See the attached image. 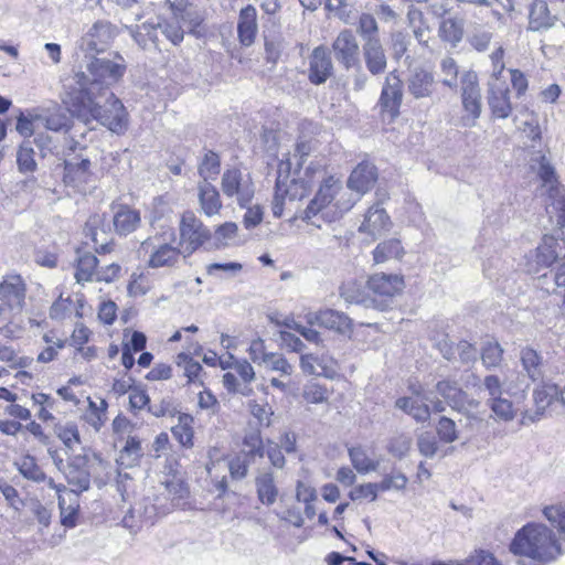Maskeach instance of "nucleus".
<instances>
[{"label":"nucleus","mask_w":565,"mask_h":565,"mask_svg":"<svg viewBox=\"0 0 565 565\" xmlns=\"http://www.w3.org/2000/svg\"><path fill=\"white\" fill-rule=\"evenodd\" d=\"M409 43V35L403 31H395L391 34L390 49L395 61H399L406 54Z\"/></svg>","instance_id":"obj_54"},{"label":"nucleus","mask_w":565,"mask_h":565,"mask_svg":"<svg viewBox=\"0 0 565 565\" xmlns=\"http://www.w3.org/2000/svg\"><path fill=\"white\" fill-rule=\"evenodd\" d=\"M221 161L217 153L214 151H206L201 163L199 164V174L203 179L202 182H209L210 179H215L220 173Z\"/></svg>","instance_id":"obj_48"},{"label":"nucleus","mask_w":565,"mask_h":565,"mask_svg":"<svg viewBox=\"0 0 565 565\" xmlns=\"http://www.w3.org/2000/svg\"><path fill=\"white\" fill-rule=\"evenodd\" d=\"M127 29L129 30L131 38L141 49H159L158 33L160 31V17Z\"/></svg>","instance_id":"obj_20"},{"label":"nucleus","mask_w":565,"mask_h":565,"mask_svg":"<svg viewBox=\"0 0 565 565\" xmlns=\"http://www.w3.org/2000/svg\"><path fill=\"white\" fill-rule=\"evenodd\" d=\"M543 515L556 530H565V505L551 504L543 509Z\"/></svg>","instance_id":"obj_57"},{"label":"nucleus","mask_w":565,"mask_h":565,"mask_svg":"<svg viewBox=\"0 0 565 565\" xmlns=\"http://www.w3.org/2000/svg\"><path fill=\"white\" fill-rule=\"evenodd\" d=\"M504 350L498 342L488 341L483 343L480 358L487 370H492L501 365Z\"/></svg>","instance_id":"obj_44"},{"label":"nucleus","mask_w":565,"mask_h":565,"mask_svg":"<svg viewBox=\"0 0 565 565\" xmlns=\"http://www.w3.org/2000/svg\"><path fill=\"white\" fill-rule=\"evenodd\" d=\"M437 434L444 443H454L457 436L456 424L452 419L443 416L437 424Z\"/></svg>","instance_id":"obj_63"},{"label":"nucleus","mask_w":565,"mask_h":565,"mask_svg":"<svg viewBox=\"0 0 565 565\" xmlns=\"http://www.w3.org/2000/svg\"><path fill=\"white\" fill-rule=\"evenodd\" d=\"M367 287L381 297L392 298L401 294L405 287L404 278L397 274L376 273L369 277Z\"/></svg>","instance_id":"obj_16"},{"label":"nucleus","mask_w":565,"mask_h":565,"mask_svg":"<svg viewBox=\"0 0 565 565\" xmlns=\"http://www.w3.org/2000/svg\"><path fill=\"white\" fill-rule=\"evenodd\" d=\"M58 508L61 512V523L65 527L76 526V520L78 514V497L70 495V504L66 505V498L58 495Z\"/></svg>","instance_id":"obj_47"},{"label":"nucleus","mask_w":565,"mask_h":565,"mask_svg":"<svg viewBox=\"0 0 565 565\" xmlns=\"http://www.w3.org/2000/svg\"><path fill=\"white\" fill-rule=\"evenodd\" d=\"M312 149H313V147H312L311 141L302 140V141H298L295 145V150H294L292 154L291 153H287L286 154V159L285 160L290 158L291 159V167L294 164L296 166V169L294 171L295 174H299L300 173L299 170L302 167L306 158L312 151Z\"/></svg>","instance_id":"obj_53"},{"label":"nucleus","mask_w":565,"mask_h":565,"mask_svg":"<svg viewBox=\"0 0 565 565\" xmlns=\"http://www.w3.org/2000/svg\"><path fill=\"white\" fill-rule=\"evenodd\" d=\"M178 15L181 24L186 26L189 32L193 34H196V29L204 20L203 14L193 7L184 8Z\"/></svg>","instance_id":"obj_56"},{"label":"nucleus","mask_w":565,"mask_h":565,"mask_svg":"<svg viewBox=\"0 0 565 565\" xmlns=\"http://www.w3.org/2000/svg\"><path fill=\"white\" fill-rule=\"evenodd\" d=\"M333 74V64L323 45L313 49L309 56L308 78L315 85H321Z\"/></svg>","instance_id":"obj_14"},{"label":"nucleus","mask_w":565,"mask_h":565,"mask_svg":"<svg viewBox=\"0 0 565 565\" xmlns=\"http://www.w3.org/2000/svg\"><path fill=\"white\" fill-rule=\"evenodd\" d=\"M403 99V84L395 72L390 73L386 78L380 96V106L391 118L399 114V107Z\"/></svg>","instance_id":"obj_13"},{"label":"nucleus","mask_w":565,"mask_h":565,"mask_svg":"<svg viewBox=\"0 0 565 565\" xmlns=\"http://www.w3.org/2000/svg\"><path fill=\"white\" fill-rule=\"evenodd\" d=\"M17 466L20 473L29 480L34 482L46 480L45 473L38 466L34 457L32 456H24L19 462H17Z\"/></svg>","instance_id":"obj_49"},{"label":"nucleus","mask_w":565,"mask_h":565,"mask_svg":"<svg viewBox=\"0 0 565 565\" xmlns=\"http://www.w3.org/2000/svg\"><path fill=\"white\" fill-rule=\"evenodd\" d=\"M417 447L420 455L427 458H433L439 448L436 437L427 431L418 436Z\"/></svg>","instance_id":"obj_62"},{"label":"nucleus","mask_w":565,"mask_h":565,"mask_svg":"<svg viewBox=\"0 0 565 565\" xmlns=\"http://www.w3.org/2000/svg\"><path fill=\"white\" fill-rule=\"evenodd\" d=\"M341 188L342 185L339 179L334 178L333 175L324 178L317 194L305 210L303 220L309 222L319 213L322 214L323 218H328V212H324V210L330 209L332 200L341 190Z\"/></svg>","instance_id":"obj_10"},{"label":"nucleus","mask_w":565,"mask_h":565,"mask_svg":"<svg viewBox=\"0 0 565 565\" xmlns=\"http://www.w3.org/2000/svg\"><path fill=\"white\" fill-rule=\"evenodd\" d=\"M390 227V216L383 207L376 204L369 209L359 231L364 232L375 238L387 232Z\"/></svg>","instance_id":"obj_24"},{"label":"nucleus","mask_w":565,"mask_h":565,"mask_svg":"<svg viewBox=\"0 0 565 565\" xmlns=\"http://www.w3.org/2000/svg\"><path fill=\"white\" fill-rule=\"evenodd\" d=\"M436 391L452 408L458 407L465 396V392L459 386L458 382L449 379L437 382Z\"/></svg>","instance_id":"obj_37"},{"label":"nucleus","mask_w":565,"mask_h":565,"mask_svg":"<svg viewBox=\"0 0 565 565\" xmlns=\"http://www.w3.org/2000/svg\"><path fill=\"white\" fill-rule=\"evenodd\" d=\"M126 72L122 56L89 58L85 71H78L64 84L63 102L85 121L95 119L110 131L121 134L127 128L126 109L111 87Z\"/></svg>","instance_id":"obj_1"},{"label":"nucleus","mask_w":565,"mask_h":565,"mask_svg":"<svg viewBox=\"0 0 565 565\" xmlns=\"http://www.w3.org/2000/svg\"><path fill=\"white\" fill-rule=\"evenodd\" d=\"M117 26L107 20H98L87 30L81 38L78 49L85 54L84 66L81 71H85L89 58H109L108 56H96L104 53L117 36Z\"/></svg>","instance_id":"obj_4"},{"label":"nucleus","mask_w":565,"mask_h":565,"mask_svg":"<svg viewBox=\"0 0 565 565\" xmlns=\"http://www.w3.org/2000/svg\"><path fill=\"white\" fill-rule=\"evenodd\" d=\"M221 189L227 198L236 196L237 203L244 207L254 196V185L248 175L233 168L224 171L221 180Z\"/></svg>","instance_id":"obj_9"},{"label":"nucleus","mask_w":565,"mask_h":565,"mask_svg":"<svg viewBox=\"0 0 565 565\" xmlns=\"http://www.w3.org/2000/svg\"><path fill=\"white\" fill-rule=\"evenodd\" d=\"M258 32L257 10L254 6L247 4L241 9L237 21L238 41L244 46H250Z\"/></svg>","instance_id":"obj_21"},{"label":"nucleus","mask_w":565,"mask_h":565,"mask_svg":"<svg viewBox=\"0 0 565 565\" xmlns=\"http://www.w3.org/2000/svg\"><path fill=\"white\" fill-rule=\"evenodd\" d=\"M156 238H147L142 242L141 247L146 248L151 246L152 252L148 260V267L161 268L173 267L179 263L181 250L179 247L172 246L170 243L154 244Z\"/></svg>","instance_id":"obj_15"},{"label":"nucleus","mask_w":565,"mask_h":565,"mask_svg":"<svg viewBox=\"0 0 565 565\" xmlns=\"http://www.w3.org/2000/svg\"><path fill=\"white\" fill-rule=\"evenodd\" d=\"M376 180V167L371 162L363 161L351 172L348 179V186L362 195L373 188Z\"/></svg>","instance_id":"obj_19"},{"label":"nucleus","mask_w":565,"mask_h":565,"mask_svg":"<svg viewBox=\"0 0 565 565\" xmlns=\"http://www.w3.org/2000/svg\"><path fill=\"white\" fill-rule=\"evenodd\" d=\"M438 35L441 41L450 43L456 47L463 38L462 23L456 19L443 20L438 28Z\"/></svg>","instance_id":"obj_39"},{"label":"nucleus","mask_w":565,"mask_h":565,"mask_svg":"<svg viewBox=\"0 0 565 565\" xmlns=\"http://www.w3.org/2000/svg\"><path fill=\"white\" fill-rule=\"evenodd\" d=\"M300 367L303 373L309 375L329 376L328 367L322 359H318L313 354H302L300 356Z\"/></svg>","instance_id":"obj_52"},{"label":"nucleus","mask_w":565,"mask_h":565,"mask_svg":"<svg viewBox=\"0 0 565 565\" xmlns=\"http://www.w3.org/2000/svg\"><path fill=\"white\" fill-rule=\"evenodd\" d=\"M110 224L105 213L92 214L84 226V233L95 244L98 254H106L111 250Z\"/></svg>","instance_id":"obj_11"},{"label":"nucleus","mask_w":565,"mask_h":565,"mask_svg":"<svg viewBox=\"0 0 565 565\" xmlns=\"http://www.w3.org/2000/svg\"><path fill=\"white\" fill-rule=\"evenodd\" d=\"M89 458L87 455H72L67 457L66 466L63 468V475L67 483L74 489L68 491V495L78 497L81 492L90 488Z\"/></svg>","instance_id":"obj_8"},{"label":"nucleus","mask_w":565,"mask_h":565,"mask_svg":"<svg viewBox=\"0 0 565 565\" xmlns=\"http://www.w3.org/2000/svg\"><path fill=\"white\" fill-rule=\"evenodd\" d=\"M555 17L551 14L547 3L544 0H535L530 8L529 29L541 31L554 24Z\"/></svg>","instance_id":"obj_30"},{"label":"nucleus","mask_w":565,"mask_h":565,"mask_svg":"<svg viewBox=\"0 0 565 565\" xmlns=\"http://www.w3.org/2000/svg\"><path fill=\"white\" fill-rule=\"evenodd\" d=\"M114 231L120 236H127L135 232L141 224V216L138 210L126 204L113 205Z\"/></svg>","instance_id":"obj_18"},{"label":"nucleus","mask_w":565,"mask_h":565,"mask_svg":"<svg viewBox=\"0 0 565 565\" xmlns=\"http://www.w3.org/2000/svg\"><path fill=\"white\" fill-rule=\"evenodd\" d=\"M55 433L70 451H73L74 446L81 443L79 431L75 423L68 422L64 425H56Z\"/></svg>","instance_id":"obj_51"},{"label":"nucleus","mask_w":565,"mask_h":565,"mask_svg":"<svg viewBox=\"0 0 565 565\" xmlns=\"http://www.w3.org/2000/svg\"><path fill=\"white\" fill-rule=\"evenodd\" d=\"M404 255V248L396 238L380 243L373 250V260L375 264L385 263L388 259H399Z\"/></svg>","instance_id":"obj_38"},{"label":"nucleus","mask_w":565,"mask_h":565,"mask_svg":"<svg viewBox=\"0 0 565 565\" xmlns=\"http://www.w3.org/2000/svg\"><path fill=\"white\" fill-rule=\"evenodd\" d=\"M461 103L467 113L461 118L462 126L473 127L482 109L478 76L473 71H467L461 76Z\"/></svg>","instance_id":"obj_6"},{"label":"nucleus","mask_w":565,"mask_h":565,"mask_svg":"<svg viewBox=\"0 0 565 565\" xmlns=\"http://www.w3.org/2000/svg\"><path fill=\"white\" fill-rule=\"evenodd\" d=\"M554 532H516L510 551L520 556L519 565H543L561 554Z\"/></svg>","instance_id":"obj_3"},{"label":"nucleus","mask_w":565,"mask_h":565,"mask_svg":"<svg viewBox=\"0 0 565 565\" xmlns=\"http://www.w3.org/2000/svg\"><path fill=\"white\" fill-rule=\"evenodd\" d=\"M75 278L77 282L93 281L98 268L97 257L89 252L77 250Z\"/></svg>","instance_id":"obj_32"},{"label":"nucleus","mask_w":565,"mask_h":565,"mask_svg":"<svg viewBox=\"0 0 565 565\" xmlns=\"http://www.w3.org/2000/svg\"><path fill=\"white\" fill-rule=\"evenodd\" d=\"M412 447V438L407 435L401 434L391 439L387 450L388 452L399 459L404 458Z\"/></svg>","instance_id":"obj_60"},{"label":"nucleus","mask_w":565,"mask_h":565,"mask_svg":"<svg viewBox=\"0 0 565 565\" xmlns=\"http://www.w3.org/2000/svg\"><path fill=\"white\" fill-rule=\"evenodd\" d=\"M321 327L334 331L339 334H351L353 332V321L344 312L334 309H322Z\"/></svg>","instance_id":"obj_27"},{"label":"nucleus","mask_w":565,"mask_h":565,"mask_svg":"<svg viewBox=\"0 0 565 565\" xmlns=\"http://www.w3.org/2000/svg\"><path fill=\"white\" fill-rule=\"evenodd\" d=\"M554 395H558V390L555 385L543 386L534 390L533 398L536 411L534 415L526 414L525 418H529L531 422L539 420L544 414L545 409L552 403Z\"/></svg>","instance_id":"obj_36"},{"label":"nucleus","mask_w":565,"mask_h":565,"mask_svg":"<svg viewBox=\"0 0 565 565\" xmlns=\"http://www.w3.org/2000/svg\"><path fill=\"white\" fill-rule=\"evenodd\" d=\"M440 73L443 85L455 89L458 86L459 67L455 58L446 56L440 61Z\"/></svg>","instance_id":"obj_50"},{"label":"nucleus","mask_w":565,"mask_h":565,"mask_svg":"<svg viewBox=\"0 0 565 565\" xmlns=\"http://www.w3.org/2000/svg\"><path fill=\"white\" fill-rule=\"evenodd\" d=\"M340 297L347 303L362 305L365 308L375 307V299L369 297L361 282L348 280L340 287Z\"/></svg>","instance_id":"obj_31"},{"label":"nucleus","mask_w":565,"mask_h":565,"mask_svg":"<svg viewBox=\"0 0 565 565\" xmlns=\"http://www.w3.org/2000/svg\"><path fill=\"white\" fill-rule=\"evenodd\" d=\"M362 53L365 66L372 75L379 76L385 72L387 57L381 41L363 43Z\"/></svg>","instance_id":"obj_26"},{"label":"nucleus","mask_w":565,"mask_h":565,"mask_svg":"<svg viewBox=\"0 0 565 565\" xmlns=\"http://www.w3.org/2000/svg\"><path fill=\"white\" fill-rule=\"evenodd\" d=\"M296 499L302 503H313L318 500L316 488L306 480H298L296 486Z\"/></svg>","instance_id":"obj_64"},{"label":"nucleus","mask_w":565,"mask_h":565,"mask_svg":"<svg viewBox=\"0 0 565 565\" xmlns=\"http://www.w3.org/2000/svg\"><path fill=\"white\" fill-rule=\"evenodd\" d=\"M407 90L416 99L429 98L435 92V77L424 68H415L407 78Z\"/></svg>","instance_id":"obj_22"},{"label":"nucleus","mask_w":565,"mask_h":565,"mask_svg":"<svg viewBox=\"0 0 565 565\" xmlns=\"http://www.w3.org/2000/svg\"><path fill=\"white\" fill-rule=\"evenodd\" d=\"M407 478L402 472L385 476L381 482L376 483L379 491L403 490L407 484Z\"/></svg>","instance_id":"obj_61"},{"label":"nucleus","mask_w":565,"mask_h":565,"mask_svg":"<svg viewBox=\"0 0 565 565\" xmlns=\"http://www.w3.org/2000/svg\"><path fill=\"white\" fill-rule=\"evenodd\" d=\"M160 32L173 45H179L184 39V29L179 20L178 13H173L170 19L160 17Z\"/></svg>","instance_id":"obj_41"},{"label":"nucleus","mask_w":565,"mask_h":565,"mask_svg":"<svg viewBox=\"0 0 565 565\" xmlns=\"http://www.w3.org/2000/svg\"><path fill=\"white\" fill-rule=\"evenodd\" d=\"M179 231L180 245H185L184 256L191 255L211 238L210 230L192 212L182 215Z\"/></svg>","instance_id":"obj_7"},{"label":"nucleus","mask_w":565,"mask_h":565,"mask_svg":"<svg viewBox=\"0 0 565 565\" xmlns=\"http://www.w3.org/2000/svg\"><path fill=\"white\" fill-rule=\"evenodd\" d=\"M36 121L49 130L61 131L68 127L70 117L64 109L54 107L39 115Z\"/></svg>","instance_id":"obj_34"},{"label":"nucleus","mask_w":565,"mask_h":565,"mask_svg":"<svg viewBox=\"0 0 565 565\" xmlns=\"http://www.w3.org/2000/svg\"><path fill=\"white\" fill-rule=\"evenodd\" d=\"M258 500L265 505H271L278 497V488L271 471H262L255 479Z\"/></svg>","instance_id":"obj_29"},{"label":"nucleus","mask_w":565,"mask_h":565,"mask_svg":"<svg viewBox=\"0 0 565 565\" xmlns=\"http://www.w3.org/2000/svg\"><path fill=\"white\" fill-rule=\"evenodd\" d=\"M192 418L188 415L179 416V424L172 427L173 436L179 440L182 446H192L193 431L188 422Z\"/></svg>","instance_id":"obj_55"},{"label":"nucleus","mask_w":565,"mask_h":565,"mask_svg":"<svg viewBox=\"0 0 565 565\" xmlns=\"http://www.w3.org/2000/svg\"><path fill=\"white\" fill-rule=\"evenodd\" d=\"M520 359L523 371L532 382L542 380L543 371L541 356L532 348H524L521 350Z\"/></svg>","instance_id":"obj_35"},{"label":"nucleus","mask_w":565,"mask_h":565,"mask_svg":"<svg viewBox=\"0 0 565 565\" xmlns=\"http://www.w3.org/2000/svg\"><path fill=\"white\" fill-rule=\"evenodd\" d=\"M200 206L206 216L218 214L222 201L217 189L210 182H200L198 185Z\"/></svg>","instance_id":"obj_28"},{"label":"nucleus","mask_w":565,"mask_h":565,"mask_svg":"<svg viewBox=\"0 0 565 565\" xmlns=\"http://www.w3.org/2000/svg\"><path fill=\"white\" fill-rule=\"evenodd\" d=\"M486 405L491 409L493 417L498 420L511 422L516 416V409L513 403L503 396L487 398Z\"/></svg>","instance_id":"obj_40"},{"label":"nucleus","mask_w":565,"mask_h":565,"mask_svg":"<svg viewBox=\"0 0 565 565\" xmlns=\"http://www.w3.org/2000/svg\"><path fill=\"white\" fill-rule=\"evenodd\" d=\"M488 105L495 118L505 119L511 115L510 90L504 82H489Z\"/></svg>","instance_id":"obj_17"},{"label":"nucleus","mask_w":565,"mask_h":565,"mask_svg":"<svg viewBox=\"0 0 565 565\" xmlns=\"http://www.w3.org/2000/svg\"><path fill=\"white\" fill-rule=\"evenodd\" d=\"M349 456L353 467L360 473L375 471L379 468V461L371 459L362 447H352L349 449Z\"/></svg>","instance_id":"obj_46"},{"label":"nucleus","mask_w":565,"mask_h":565,"mask_svg":"<svg viewBox=\"0 0 565 565\" xmlns=\"http://www.w3.org/2000/svg\"><path fill=\"white\" fill-rule=\"evenodd\" d=\"M142 457V448L137 437L129 436L121 449L117 462L125 467H134Z\"/></svg>","instance_id":"obj_42"},{"label":"nucleus","mask_w":565,"mask_h":565,"mask_svg":"<svg viewBox=\"0 0 565 565\" xmlns=\"http://www.w3.org/2000/svg\"><path fill=\"white\" fill-rule=\"evenodd\" d=\"M98 177L87 158L74 157L64 161L63 183L74 193L86 195L97 188Z\"/></svg>","instance_id":"obj_5"},{"label":"nucleus","mask_w":565,"mask_h":565,"mask_svg":"<svg viewBox=\"0 0 565 565\" xmlns=\"http://www.w3.org/2000/svg\"><path fill=\"white\" fill-rule=\"evenodd\" d=\"M164 492L169 495L173 505H179L180 500L189 494L188 484L178 476L166 477L161 481Z\"/></svg>","instance_id":"obj_43"},{"label":"nucleus","mask_w":565,"mask_h":565,"mask_svg":"<svg viewBox=\"0 0 565 565\" xmlns=\"http://www.w3.org/2000/svg\"><path fill=\"white\" fill-rule=\"evenodd\" d=\"M565 253V241H558L554 236L544 235L542 243L536 248V262L539 265L550 267L557 263Z\"/></svg>","instance_id":"obj_25"},{"label":"nucleus","mask_w":565,"mask_h":565,"mask_svg":"<svg viewBox=\"0 0 565 565\" xmlns=\"http://www.w3.org/2000/svg\"><path fill=\"white\" fill-rule=\"evenodd\" d=\"M356 30L362 38L363 43L381 41L379 36L377 21L371 13H362L360 15Z\"/></svg>","instance_id":"obj_45"},{"label":"nucleus","mask_w":565,"mask_h":565,"mask_svg":"<svg viewBox=\"0 0 565 565\" xmlns=\"http://www.w3.org/2000/svg\"><path fill=\"white\" fill-rule=\"evenodd\" d=\"M40 152L32 146L31 140H24L17 152L18 169L22 173H33L36 170V158Z\"/></svg>","instance_id":"obj_33"},{"label":"nucleus","mask_w":565,"mask_h":565,"mask_svg":"<svg viewBox=\"0 0 565 565\" xmlns=\"http://www.w3.org/2000/svg\"><path fill=\"white\" fill-rule=\"evenodd\" d=\"M322 174L321 166L311 162L305 170L303 177L295 174L291 178V159L280 160L277 169L273 214L281 217L286 204L302 200L310 191L312 179Z\"/></svg>","instance_id":"obj_2"},{"label":"nucleus","mask_w":565,"mask_h":565,"mask_svg":"<svg viewBox=\"0 0 565 565\" xmlns=\"http://www.w3.org/2000/svg\"><path fill=\"white\" fill-rule=\"evenodd\" d=\"M264 364L267 369L278 372L281 375L289 376L294 372V366L284 355L278 353H269Z\"/></svg>","instance_id":"obj_58"},{"label":"nucleus","mask_w":565,"mask_h":565,"mask_svg":"<svg viewBox=\"0 0 565 565\" xmlns=\"http://www.w3.org/2000/svg\"><path fill=\"white\" fill-rule=\"evenodd\" d=\"M25 284L19 275H8L0 284V297L22 310L25 302Z\"/></svg>","instance_id":"obj_23"},{"label":"nucleus","mask_w":565,"mask_h":565,"mask_svg":"<svg viewBox=\"0 0 565 565\" xmlns=\"http://www.w3.org/2000/svg\"><path fill=\"white\" fill-rule=\"evenodd\" d=\"M335 60L350 70L360 63V47L351 30L341 31L332 43Z\"/></svg>","instance_id":"obj_12"},{"label":"nucleus","mask_w":565,"mask_h":565,"mask_svg":"<svg viewBox=\"0 0 565 565\" xmlns=\"http://www.w3.org/2000/svg\"><path fill=\"white\" fill-rule=\"evenodd\" d=\"M243 445L247 448V451L245 452L244 456L259 458L264 457L265 449L263 446L260 434L258 431L246 434L243 439Z\"/></svg>","instance_id":"obj_59"}]
</instances>
